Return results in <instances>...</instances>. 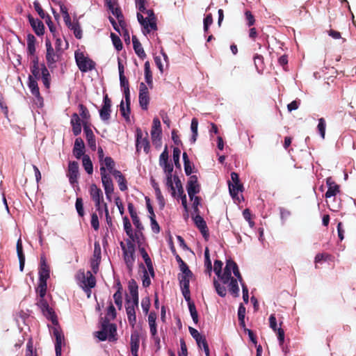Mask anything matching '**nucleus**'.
<instances>
[{
  "label": "nucleus",
  "instance_id": "obj_60",
  "mask_svg": "<svg viewBox=\"0 0 356 356\" xmlns=\"http://www.w3.org/2000/svg\"><path fill=\"white\" fill-rule=\"evenodd\" d=\"M113 299L118 309H121L122 307V293L120 292H115L113 295Z\"/></svg>",
  "mask_w": 356,
  "mask_h": 356
},
{
  "label": "nucleus",
  "instance_id": "obj_31",
  "mask_svg": "<svg viewBox=\"0 0 356 356\" xmlns=\"http://www.w3.org/2000/svg\"><path fill=\"white\" fill-rule=\"evenodd\" d=\"M29 88L31 92V94L36 97L38 99H42L40 96L39 87L38 85L37 79H34L32 76H29Z\"/></svg>",
  "mask_w": 356,
  "mask_h": 356
},
{
  "label": "nucleus",
  "instance_id": "obj_55",
  "mask_svg": "<svg viewBox=\"0 0 356 356\" xmlns=\"http://www.w3.org/2000/svg\"><path fill=\"white\" fill-rule=\"evenodd\" d=\"M180 154H181V150L179 149V147H176L173 148V155H172L173 161H174L175 167L177 168H181V164L179 162Z\"/></svg>",
  "mask_w": 356,
  "mask_h": 356
},
{
  "label": "nucleus",
  "instance_id": "obj_11",
  "mask_svg": "<svg viewBox=\"0 0 356 356\" xmlns=\"http://www.w3.org/2000/svg\"><path fill=\"white\" fill-rule=\"evenodd\" d=\"M67 176L71 185L74 186L78 183L79 177V163L76 161H70Z\"/></svg>",
  "mask_w": 356,
  "mask_h": 356
},
{
  "label": "nucleus",
  "instance_id": "obj_57",
  "mask_svg": "<svg viewBox=\"0 0 356 356\" xmlns=\"http://www.w3.org/2000/svg\"><path fill=\"white\" fill-rule=\"evenodd\" d=\"M70 29L73 31L74 36L77 39L82 38V35H83L82 30H81V28L80 26L79 22L74 23L73 26Z\"/></svg>",
  "mask_w": 356,
  "mask_h": 356
},
{
  "label": "nucleus",
  "instance_id": "obj_8",
  "mask_svg": "<svg viewBox=\"0 0 356 356\" xmlns=\"http://www.w3.org/2000/svg\"><path fill=\"white\" fill-rule=\"evenodd\" d=\"M193 275H178V280L179 282V286L182 292V294L186 300L188 301L191 300V292L189 289L190 280Z\"/></svg>",
  "mask_w": 356,
  "mask_h": 356
},
{
  "label": "nucleus",
  "instance_id": "obj_29",
  "mask_svg": "<svg viewBox=\"0 0 356 356\" xmlns=\"http://www.w3.org/2000/svg\"><path fill=\"white\" fill-rule=\"evenodd\" d=\"M70 123L74 135H79L81 132V119L77 113H74L72 115Z\"/></svg>",
  "mask_w": 356,
  "mask_h": 356
},
{
  "label": "nucleus",
  "instance_id": "obj_37",
  "mask_svg": "<svg viewBox=\"0 0 356 356\" xmlns=\"http://www.w3.org/2000/svg\"><path fill=\"white\" fill-rule=\"evenodd\" d=\"M156 319V314L154 312H151L148 316V323L151 336H154L157 333Z\"/></svg>",
  "mask_w": 356,
  "mask_h": 356
},
{
  "label": "nucleus",
  "instance_id": "obj_36",
  "mask_svg": "<svg viewBox=\"0 0 356 356\" xmlns=\"http://www.w3.org/2000/svg\"><path fill=\"white\" fill-rule=\"evenodd\" d=\"M35 37L33 34L29 33L27 35V50L28 54L32 56V58L37 56L35 55Z\"/></svg>",
  "mask_w": 356,
  "mask_h": 356
},
{
  "label": "nucleus",
  "instance_id": "obj_17",
  "mask_svg": "<svg viewBox=\"0 0 356 356\" xmlns=\"http://www.w3.org/2000/svg\"><path fill=\"white\" fill-rule=\"evenodd\" d=\"M28 19L35 33L38 36L43 35L44 33V26L43 22L38 19H34L30 15L28 16Z\"/></svg>",
  "mask_w": 356,
  "mask_h": 356
},
{
  "label": "nucleus",
  "instance_id": "obj_3",
  "mask_svg": "<svg viewBox=\"0 0 356 356\" xmlns=\"http://www.w3.org/2000/svg\"><path fill=\"white\" fill-rule=\"evenodd\" d=\"M75 60L79 69L82 72L92 70L95 67V63L92 59L85 56L83 52H75Z\"/></svg>",
  "mask_w": 356,
  "mask_h": 356
},
{
  "label": "nucleus",
  "instance_id": "obj_52",
  "mask_svg": "<svg viewBox=\"0 0 356 356\" xmlns=\"http://www.w3.org/2000/svg\"><path fill=\"white\" fill-rule=\"evenodd\" d=\"M254 62L258 71H262L264 68V57L261 55L256 54L254 56Z\"/></svg>",
  "mask_w": 356,
  "mask_h": 356
},
{
  "label": "nucleus",
  "instance_id": "obj_16",
  "mask_svg": "<svg viewBox=\"0 0 356 356\" xmlns=\"http://www.w3.org/2000/svg\"><path fill=\"white\" fill-rule=\"evenodd\" d=\"M83 289L84 291H89L91 293V289L94 288L96 285L95 277L92 274L90 271H87L86 275L83 273Z\"/></svg>",
  "mask_w": 356,
  "mask_h": 356
},
{
  "label": "nucleus",
  "instance_id": "obj_51",
  "mask_svg": "<svg viewBox=\"0 0 356 356\" xmlns=\"http://www.w3.org/2000/svg\"><path fill=\"white\" fill-rule=\"evenodd\" d=\"M143 229H139L136 228L135 233L134 234L133 243L136 242L138 245V248L141 247L143 241L145 239V236L143 234Z\"/></svg>",
  "mask_w": 356,
  "mask_h": 356
},
{
  "label": "nucleus",
  "instance_id": "obj_47",
  "mask_svg": "<svg viewBox=\"0 0 356 356\" xmlns=\"http://www.w3.org/2000/svg\"><path fill=\"white\" fill-rule=\"evenodd\" d=\"M197 127H198V120L197 118H193L191 120V131L193 133L192 136L191 138V143H195L197 140Z\"/></svg>",
  "mask_w": 356,
  "mask_h": 356
},
{
  "label": "nucleus",
  "instance_id": "obj_45",
  "mask_svg": "<svg viewBox=\"0 0 356 356\" xmlns=\"http://www.w3.org/2000/svg\"><path fill=\"white\" fill-rule=\"evenodd\" d=\"M115 163L111 156H106L102 161V166L105 167L110 173L113 175V172L115 170Z\"/></svg>",
  "mask_w": 356,
  "mask_h": 356
},
{
  "label": "nucleus",
  "instance_id": "obj_39",
  "mask_svg": "<svg viewBox=\"0 0 356 356\" xmlns=\"http://www.w3.org/2000/svg\"><path fill=\"white\" fill-rule=\"evenodd\" d=\"M145 70V81L150 88L153 87L152 73L150 69V64L149 61H146L144 65Z\"/></svg>",
  "mask_w": 356,
  "mask_h": 356
},
{
  "label": "nucleus",
  "instance_id": "obj_26",
  "mask_svg": "<svg viewBox=\"0 0 356 356\" xmlns=\"http://www.w3.org/2000/svg\"><path fill=\"white\" fill-rule=\"evenodd\" d=\"M108 8L109 10H111L112 14L115 16V17L117 18V19L118 21L119 26L121 28H124V26H127V24L124 21V17L122 13L121 8L118 6V3H117V6H111L108 7Z\"/></svg>",
  "mask_w": 356,
  "mask_h": 356
},
{
  "label": "nucleus",
  "instance_id": "obj_44",
  "mask_svg": "<svg viewBox=\"0 0 356 356\" xmlns=\"http://www.w3.org/2000/svg\"><path fill=\"white\" fill-rule=\"evenodd\" d=\"M123 223H124V229L127 234V235L129 236L128 240H131L133 241L134 233L132 230L131 224L129 220V218L127 216H124L123 218Z\"/></svg>",
  "mask_w": 356,
  "mask_h": 356
},
{
  "label": "nucleus",
  "instance_id": "obj_46",
  "mask_svg": "<svg viewBox=\"0 0 356 356\" xmlns=\"http://www.w3.org/2000/svg\"><path fill=\"white\" fill-rule=\"evenodd\" d=\"M47 289V284L46 280H39L38 287L36 288V293L40 298L45 297Z\"/></svg>",
  "mask_w": 356,
  "mask_h": 356
},
{
  "label": "nucleus",
  "instance_id": "obj_53",
  "mask_svg": "<svg viewBox=\"0 0 356 356\" xmlns=\"http://www.w3.org/2000/svg\"><path fill=\"white\" fill-rule=\"evenodd\" d=\"M213 286L217 293L221 296L225 297L227 294V290L225 286L221 285L217 280H213Z\"/></svg>",
  "mask_w": 356,
  "mask_h": 356
},
{
  "label": "nucleus",
  "instance_id": "obj_38",
  "mask_svg": "<svg viewBox=\"0 0 356 356\" xmlns=\"http://www.w3.org/2000/svg\"><path fill=\"white\" fill-rule=\"evenodd\" d=\"M58 55L54 52V49L51 51H47L46 53V60L49 68L54 67V64L58 61Z\"/></svg>",
  "mask_w": 356,
  "mask_h": 356
},
{
  "label": "nucleus",
  "instance_id": "obj_1",
  "mask_svg": "<svg viewBox=\"0 0 356 356\" xmlns=\"http://www.w3.org/2000/svg\"><path fill=\"white\" fill-rule=\"evenodd\" d=\"M116 314L115 308L111 302L107 309L106 316L100 318L101 330L95 334L100 341H104L107 339L110 341L117 340V326L115 324L110 323V321L116 318Z\"/></svg>",
  "mask_w": 356,
  "mask_h": 356
},
{
  "label": "nucleus",
  "instance_id": "obj_7",
  "mask_svg": "<svg viewBox=\"0 0 356 356\" xmlns=\"http://www.w3.org/2000/svg\"><path fill=\"white\" fill-rule=\"evenodd\" d=\"M102 259V250L99 241H95L94 244V252L90 260V266L92 272L96 274L99 270V266Z\"/></svg>",
  "mask_w": 356,
  "mask_h": 356
},
{
  "label": "nucleus",
  "instance_id": "obj_21",
  "mask_svg": "<svg viewBox=\"0 0 356 356\" xmlns=\"http://www.w3.org/2000/svg\"><path fill=\"white\" fill-rule=\"evenodd\" d=\"M161 122L159 118H154L151 130V136L153 143H155L157 140H161Z\"/></svg>",
  "mask_w": 356,
  "mask_h": 356
},
{
  "label": "nucleus",
  "instance_id": "obj_54",
  "mask_svg": "<svg viewBox=\"0 0 356 356\" xmlns=\"http://www.w3.org/2000/svg\"><path fill=\"white\" fill-rule=\"evenodd\" d=\"M326 122L324 118H321L318 120L317 126L318 131L323 139L325 138Z\"/></svg>",
  "mask_w": 356,
  "mask_h": 356
},
{
  "label": "nucleus",
  "instance_id": "obj_56",
  "mask_svg": "<svg viewBox=\"0 0 356 356\" xmlns=\"http://www.w3.org/2000/svg\"><path fill=\"white\" fill-rule=\"evenodd\" d=\"M111 38L115 49L118 51L121 50L122 49V43L121 42L120 38L113 33H111Z\"/></svg>",
  "mask_w": 356,
  "mask_h": 356
},
{
  "label": "nucleus",
  "instance_id": "obj_27",
  "mask_svg": "<svg viewBox=\"0 0 356 356\" xmlns=\"http://www.w3.org/2000/svg\"><path fill=\"white\" fill-rule=\"evenodd\" d=\"M89 192L94 202L104 201L103 192L95 184H92L90 185Z\"/></svg>",
  "mask_w": 356,
  "mask_h": 356
},
{
  "label": "nucleus",
  "instance_id": "obj_64",
  "mask_svg": "<svg viewBox=\"0 0 356 356\" xmlns=\"http://www.w3.org/2000/svg\"><path fill=\"white\" fill-rule=\"evenodd\" d=\"M161 167L163 169L166 176L172 175V172L173 171V165L170 162H167L160 165Z\"/></svg>",
  "mask_w": 356,
  "mask_h": 356
},
{
  "label": "nucleus",
  "instance_id": "obj_30",
  "mask_svg": "<svg viewBox=\"0 0 356 356\" xmlns=\"http://www.w3.org/2000/svg\"><path fill=\"white\" fill-rule=\"evenodd\" d=\"M139 252L143 257V259H144V261L147 267V269H148V271L149 272L150 275L154 277V267H153V264H152V260L149 257V256L148 255L147 251L145 250V249L143 248V247H139Z\"/></svg>",
  "mask_w": 356,
  "mask_h": 356
},
{
  "label": "nucleus",
  "instance_id": "obj_35",
  "mask_svg": "<svg viewBox=\"0 0 356 356\" xmlns=\"http://www.w3.org/2000/svg\"><path fill=\"white\" fill-rule=\"evenodd\" d=\"M40 78L46 88L50 87V79L51 76L49 72L44 63H41V76Z\"/></svg>",
  "mask_w": 356,
  "mask_h": 356
},
{
  "label": "nucleus",
  "instance_id": "obj_14",
  "mask_svg": "<svg viewBox=\"0 0 356 356\" xmlns=\"http://www.w3.org/2000/svg\"><path fill=\"white\" fill-rule=\"evenodd\" d=\"M236 262L232 259H228L226 261V265L224 268V272L220 274L219 278L223 282V284H227L232 277V270L233 271L235 266Z\"/></svg>",
  "mask_w": 356,
  "mask_h": 356
},
{
  "label": "nucleus",
  "instance_id": "obj_49",
  "mask_svg": "<svg viewBox=\"0 0 356 356\" xmlns=\"http://www.w3.org/2000/svg\"><path fill=\"white\" fill-rule=\"evenodd\" d=\"M153 188L155 191L156 197L159 201V204L160 207L163 209L165 206V200L163 196L162 195L161 191L159 187V185L156 183L153 184Z\"/></svg>",
  "mask_w": 356,
  "mask_h": 356
},
{
  "label": "nucleus",
  "instance_id": "obj_2",
  "mask_svg": "<svg viewBox=\"0 0 356 356\" xmlns=\"http://www.w3.org/2000/svg\"><path fill=\"white\" fill-rule=\"evenodd\" d=\"M120 246L126 266L129 271L131 272L135 262V245L131 240H126V244L121 241Z\"/></svg>",
  "mask_w": 356,
  "mask_h": 356
},
{
  "label": "nucleus",
  "instance_id": "obj_50",
  "mask_svg": "<svg viewBox=\"0 0 356 356\" xmlns=\"http://www.w3.org/2000/svg\"><path fill=\"white\" fill-rule=\"evenodd\" d=\"M79 108L80 111V115L83 119V123L86 122L88 124V121L90 118V115L87 107L85 105L80 104L79 105Z\"/></svg>",
  "mask_w": 356,
  "mask_h": 356
},
{
  "label": "nucleus",
  "instance_id": "obj_15",
  "mask_svg": "<svg viewBox=\"0 0 356 356\" xmlns=\"http://www.w3.org/2000/svg\"><path fill=\"white\" fill-rule=\"evenodd\" d=\"M193 221L195 226L199 229L200 232L202 234L203 237L206 240H208L209 229L204 218L200 216V214H197L195 217H193Z\"/></svg>",
  "mask_w": 356,
  "mask_h": 356
},
{
  "label": "nucleus",
  "instance_id": "obj_32",
  "mask_svg": "<svg viewBox=\"0 0 356 356\" xmlns=\"http://www.w3.org/2000/svg\"><path fill=\"white\" fill-rule=\"evenodd\" d=\"M133 47L136 55L141 59L146 58L147 55L142 47L141 43L136 35L132 36Z\"/></svg>",
  "mask_w": 356,
  "mask_h": 356
},
{
  "label": "nucleus",
  "instance_id": "obj_28",
  "mask_svg": "<svg viewBox=\"0 0 356 356\" xmlns=\"http://www.w3.org/2000/svg\"><path fill=\"white\" fill-rule=\"evenodd\" d=\"M127 206H128L129 213L130 214V216L132 219L133 223H134V226L136 227V228L139 229H143L144 227L142 225V223L137 215V213L134 209L133 203L129 202Z\"/></svg>",
  "mask_w": 356,
  "mask_h": 356
},
{
  "label": "nucleus",
  "instance_id": "obj_25",
  "mask_svg": "<svg viewBox=\"0 0 356 356\" xmlns=\"http://www.w3.org/2000/svg\"><path fill=\"white\" fill-rule=\"evenodd\" d=\"M31 65L30 70L31 75L34 79L38 80L41 76V64L39 63V58L38 56H34L31 58Z\"/></svg>",
  "mask_w": 356,
  "mask_h": 356
},
{
  "label": "nucleus",
  "instance_id": "obj_43",
  "mask_svg": "<svg viewBox=\"0 0 356 356\" xmlns=\"http://www.w3.org/2000/svg\"><path fill=\"white\" fill-rule=\"evenodd\" d=\"M229 291L234 296L238 297L239 296V287L238 285V281L236 279L232 277L229 280Z\"/></svg>",
  "mask_w": 356,
  "mask_h": 356
},
{
  "label": "nucleus",
  "instance_id": "obj_48",
  "mask_svg": "<svg viewBox=\"0 0 356 356\" xmlns=\"http://www.w3.org/2000/svg\"><path fill=\"white\" fill-rule=\"evenodd\" d=\"M188 305V309L190 311L191 316L193 318V322L197 324L198 323V314L195 307V305L191 300L187 301Z\"/></svg>",
  "mask_w": 356,
  "mask_h": 356
},
{
  "label": "nucleus",
  "instance_id": "obj_18",
  "mask_svg": "<svg viewBox=\"0 0 356 356\" xmlns=\"http://www.w3.org/2000/svg\"><path fill=\"white\" fill-rule=\"evenodd\" d=\"M53 334L56 339L55 350L56 356L61 355V346L62 341L64 339V335L59 327H54Z\"/></svg>",
  "mask_w": 356,
  "mask_h": 356
},
{
  "label": "nucleus",
  "instance_id": "obj_34",
  "mask_svg": "<svg viewBox=\"0 0 356 356\" xmlns=\"http://www.w3.org/2000/svg\"><path fill=\"white\" fill-rule=\"evenodd\" d=\"M113 175L117 180L119 188L121 191H124L127 189V180L124 176L120 170H114Z\"/></svg>",
  "mask_w": 356,
  "mask_h": 356
},
{
  "label": "nucleus",
  "instance_id": "obj_6",
  "mask_svg": "<svg viewBox=\"0 0 356 356\" xmlns=\"http://www.w3.org/2000/svg\"><path fill=\"white\" fill-rule=\"evenodd\" d=\"M231 179L232 183H231L230 181H228L229 190L230 195L232 197H235L238 194L239 192L243 191V186L240 182L239 176L238 173L232 172L231 173Z\"/></svg>",
  "mask_w": 356,
  "mask_h": 356
},
{
  "label": "nucleus",
  "instance_id": "obj_40",
  "mask_svg": "<svg viewBox=\"0 0 356 356\" xmlns=\"http://www.w3.org/2000/svg\"><path fill=\"white\" fill-rule=\"evenodd\" d=\"M334 260V257L328 253H318L316 255L314 258V263L316 264V268H317V264L321 263L322 261H332Z\"/></svg>",
  "mask_w": 356,
  "mask_h": 356
},
{
  "label": "nucleus",
  "instance_id": "obj_61",
  "mask_svg": "<svg viewBox=\"0 0 356 356\" xmlns=\"http://www.w3.org/2000/svg\"><path fill=\"white\" fill-rule=\"evenodd\" d=\"M223 263L220 260H215L214 261V266H213V271L215 272L216 275L219 277H220V274L222 273V268Z\"/></svg>",
  "mask_w": 356,
  "mask_h": 356
},
{
  "label": "nucleus",
  "instance_id": "obj_9",
  "mask_svg": "<svg viewBox=\"0 0 356 356\" xmlns=\"http://www.w3.org/2000/svg\"><path fill=\"white\" fill-rule=\"evenodd\" d=\"M126 305V312L129 323L132 327H134L136 323V308L138 307V301L135 305L134 301L127 299Z\"/></svg>",
  "mask_w": 356,
  "mask_h": 356
},
{
  "label": "nucleus",
  "instance_id": "obj_10",
  "mask_svg": "<svg viewBox=\"0 0 356 356\" xmlns=\"http://www.w3.org/2000/svg\"><path fill=\"white\" fill-rule=\"evenodd\" d=\"M186 189L191 200H193L195 197V195L200 193V186L198 184L197 177L196 175H191L187 182Z\"/></svg>",
  "mask_w": 356,
  "mask_h": 356
},
{
  "label": "nucleus",
  "instance_id": "obj_62",
  "mask_svg": "<svg viewBox=\"0 0 356 356\" xmlns=\"http://www.w3.org/2000/svg\"><path fill=\"white\" fill-rule=\"evenodd\" d=\"M245 17L247 21V24L248 26H252L255 23V19L252 13L250 10H245Z\"/></svg>",
  "mask_w": 356,
  "mask_h": 356
},
{
  "label": "nucleus",
  "instance_id": "obj_19",
  "mask_svg": "<svg viewBox=\"0 0 356 356\" xmlns=\"http://www.w3.org/2000/svg\"><path fill=\"white\" fill-rule=\"evenodd\" d=\"M83 131H84V133L86 134V138L88 146L92 151H95L96 149L95 136L92 129L87 124L86 122H83Z\"/></svg>",
  "mask_w": 356,
  "mask_h": 356
},
{
  "label": "nucleus",
  "instance_id": "obj_23",
  "mask_svg": "<svg viewBox=\"0 0 356 356\" xmlns=\"http://www.w3.org/2000/svg\"><path fill=\"white\" fill-rule=\"evenodd\" d=\"M49 267L46 262V259L44 257H40V264L39 268V280H46L49 278Z\"/></svg>",
  "mask_w": 356,
  "mask_h": 356
},
{
  "label": "nucleus",
  "instance_id": "obj_41",
  "mask_svg": "<svg viewBox=\"0 0 356 356\" xmlns=\"http://www.w3.org/2000/svg\"><path fill=\"white\" fill-rule=\"evenodd\" d=\"M139 104L141 108L144 111H147L148 109V105L149 103V94L147 93H139Z\"/></svg>",
  "mask_w": 356,
  "mask_h": 356
},
{
  "label": "nucleus",
  "instance_id": "obj_20",
  "mask_svg": "<svg viewBox=\"0 0 356 356\" xmlns=\"http://www.w3.org/2000/svg\"><path fill=\"white\" fill-rule=\"evenodd\" d=\"M140 344V333L137 330H134L131 334L130 345L131 352L134 356L138 355V352Z\"/></svg>",
  "mask_w": 356,
  "mask_h": 356
},
{
  "label": "nucleus",
  "instance_id": "obj_24",
  "mask_svg": "<svg viewBox=\"0 0 356 356\" xmlns=\"http://www.w3.org/2000/svg\"><path fill=\"white\" fill-rule=\"evenodd\" d=\"M85 151V144L81 138H76L74 141L73 154L77 159L83 158Z\"/></svg>",
  "mask_w": 356,
  "mask_h": 356
},
{
  "label": "nucleus",
  "instance_id": "obj_59",
  "mask_svg": "<svg viewBox=\"0 0 356 356\" xmlns=\"http://www.w3.org/2000/svg\"><path fill=\"white\" fill-rule=\"evenodd\" d=\"M33 6H34L35 11L38 13V14L42 19H44L47 17V15L45 14L44 10L41 7V6L38 1H34Z\"/></svg>",
  "mask_w": 356,
  "mask_h": 356
},
{
  "label": "nucleus",
  "instance_id": "obj_42",
  "mask_svg": "<svg viewBox=\"0 0 356 356\" xmlns=\"http://www.w3.org/2000/svg\"><path fill=\"white\" fill-rule=\"evenodd\" d=\"M83 166L88 175H92L93 172V165L92 161L88 155H83L82 158Z\"/></svg>",
  "mask_w": 356,
  "mask_h": 356
},
{
  "label": "nucleus",
  "instance_id": "obj_58",
  "mask_svg": "<svg viewBox=\"0 0 356 356\" xmlns=\"http://www.w3.org/2000/svg\"><path fill=\"white\" fill-rule=\"evenodd\" d=\"M75 207L79 216L83 217L84 216V209L83 200L81 197H77L75 203Z\"/></svg>",
  "mask_w": 356,
  "mask_h": 356
},
{
  "label": "nucleus",
  "instance_id": "obj_13",
  "mask_svg": "<svg viewBox=\"0 0 356 356\" xmlns=\"http://www.w3.org/2000/svg\"><path fill=\"white\" fill-rule=\"evenodd\" d=\"M100 175L102 182L105 192H113L114 186L111 176L106 172V168L104 166L100 167Z\"/></svg>",
  "mask_w": 356,
  "mask_h": 356
},
{
  "label": "nucleus",
  "instance_id": "obj_4",
  "mask_svg": "<svg viewBox=\"0 0 356 356\" xmlns=\"http://www.w3.org/2000/svg\"><path fill=\"white\" fill-rule=\"evenodd\" d=\"M136 152L139 153L140 149L143 148L145 154H148L150 150V144L148 139V134L145 133V136H143V133L140 128H138L136 131Z\"/></svg>",
  "mask_w": 356,
  "mask_h": 356
},
{
  "label": "nucleus",
  "instance_id": "obj_5",
  "mask_svg": "<svg viewBox=\"0 0 356 356\" xmlns=\"http://www.w3.org/2000/svg\"><path fill=\"white\" fill-rule=\"evenodd\" d=\"M36 305L41 309L44 316L50 319L54 324L58 323L57 317L54 311L49 307L47 301L44 299V297H39V300Z\"/></svg>",
  "mask_w": 356,
  "mask_h": 356
},
{
  "label": "nucleus",
  "instance_id": "obj_12",
  "mask_svg": "<svg viewBox=\"0 0 356 356\" xmlns=\"http://www.w3.org/2000/svg\"><path fill=\"white\" fill-rule=\"evenodd\" d=\"M111 100L108 97V95L106 94L104 96L103 106L99 110V116L102 120L106 122L111 118Z\"/></svg>",
  "mask_w": 356,
  "mask_h": 356
},
{
  "label": "nucleus",
  "instance_id": "obj_33",
  "mask_svg": "<svg viewBox=\"0 0 356 356\" xmlns=\"http://www.w3.org/2000/svg\"><path fill=\"white\" fill-rule=\"evenodd\" d=\"M128 288L132 297L131 301H134V304L136 305V302L138 301V286L135 280L131 279L129 281Z\"/></svg>",
  "mask_w": 356,
  "mask_h": 356
},
{
  "label": "nucleus",
  "instance_id": "obj_63",
  "mask_svg": "<svg viewBox=\"0 0 356 356\" xmlns=\"http://www.w3.org/2000/svg\"><path fill=\"white\" fill-rule=\"evenodd\" d=\"M91 226L95 230H98L99 228V222L98 219V216L96 213H92L91 215Z\"/></svg>",
  "mask_w": 356,
  "mask_h": 356
},
{
  "label": "nucleus",
  "instance_id": "obj_22",
  "mask_svg": "<svg viewBox=\"0 0 356 356\" xmlns=\"http://www.w3.org/2000/svg\"><path fill=\"white\" fill-rule=\"evenodd\" d=\"M326 184L328 187L327 192L325 193V197L330 198L332 196H335L339 193V186L332 179V177H327L326 179Z\"/></svg>",
  "mask_w": 356,
  "mask_h": 356
}]
</instances>
